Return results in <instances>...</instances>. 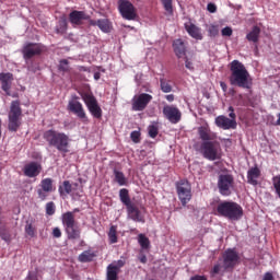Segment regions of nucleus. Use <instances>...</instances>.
I'll return each instance as SVG.
<instances>
[{"label":"nucleus","mask_w":280,"mask_h":280,"mask_svg":"<svg viewBox=\"0 0 280 280\" xmlns=\"http://www.w3.org/2000/svg\"><path fill=\"white\" fill-rule=\"evenodd\" d=\"M229 69L231 72L229 78L231 85L246 90L252 88L250 75L242 62L238 60H233L229 65Z\"/></svg>","instance_id":"obj_1"},{"label":"nucleus","mask_w":280,"mask_h":280,"mask_svg":"<svg viewBox=\"0 0 280 280\" xmlns=\"http://www.w3.org/2000/svg\"><path fill=\"white\" fill-rule=\"evenodd\" d=\"M43 138L49 147L57 149L63 156L70 152V137L65 132L50 129L43 133Z\"/></svg>","instance_id":"obj_2"},{"label":"nucleus","mask_w":280,"mask_h":280,"mask_svg":"<svg viewBox=\"0 0 280 280\" xmlns=\"http://www.w3.org/2000/svg\"><path fill=\"white\" fill-rule=\"evenodd\" d=\"M61 222L68 240L75 241L81 238L82 229L72 211L63 213L61 215Z\"/></svg>","instance_id":"obj_3"},{"label":"nucleus","mask_w":280,"mask_h":280,"mask_svg":"<svg viewBox=\"0 0 280 280\" xmlns=\"http://www.w3.org/2000/svg\"><path fill=\"white\" fill-rule=\"evenodd\" d=\"M23 125V109L20 101H12L8 113V130L18 132Z\"/></svg>","instance_id":"obj_4"},{"label":"nucleus","mask_w":280,"mask_h":280,"mask_svg":"<svg viewBox=\"0 0 280 280\" xmlns=\"http://www.w3.org/2000/svg\"><path fill=\"white\" fill-rule=\"evenodd\" d=\"M119 199L122 205L126 206L127 214L129 219L133 220L135 222L145 223V218L141 214V210H139V207L132 202L130 199V194L128 189L122 188L119 190Z\"/></svg>","instance_id":"obj_5"},{"label":"nucleus","mask_w":280,"mask_h":280,"mask_svg":"<svg viewBox=\"0 0 280 280\" xmlns=\"http://www.w3.org/2000/svg\"><path fill=\"white\" fill-rule=\"evenodd\" d=\"M217 212L220 217H224L232 221H238L243 217V208L232 201H224L218 205Z\"/></svg>","instance_id":"obj_6"},{"label":"nucleus","mask_w":280,"mask_h":280,"mask_svg":"<svg viewBox=\"0 0 280 280\" xmlns=\"http://www.w3.org/2000/svg\"><path fill=\"white\" fill-rule=\"evenodd\" d=\"M82 101L84 102L90 114L96 118V119H102V107H100V103L93 92L91 91H82L79 92Z\"/></svg>","instance_id":"obj_7"},{"label":"nucleus","mask_w":280,"mask_h":280,"mask_svg":"<svg viewBox=\"0 0 280 280\" xmlns=\"http://www.w3.org/2000/svg\"><path fill=\"white\" fill-rule=\"evenodd\" d=\"M220 143L215 140L202 142L200 145L201 154L209 161L220 160Z\"/></svg>","instance_id":"obj_8"},{"label":"nucleus","mask_w":280,"mask_h":280,"mask_svg":"<svg viewBox=\"0 0 280 280\" xmlns=\"http://www.w3.org/2000/svg\"><path fill=\"white\" fill-rule=\"evenodd\" d=\"M118 11L126 21H135L138 18L137 8L130 0H118Z\"/></svg>","instance_id":"obj_9"},{"label":"nucleus","mask_w":280,"mask_h":280,"mask_svg":"<svg viewBox=\"0 0 280 280\" xmlns=\"http://www.w3.org/2000/svg\"><path fill=\"white\" fill-rule=\"evenodd\" d=\"M176 192L179 201L185 207L191 199V185L188 180L182 179L176 183Z\"/></svg>","instance_id":"obj_10"},{"label":"nucleus","mask_w":280,"mask_h":280,"mask_svg":"<svg viewBox=\"0 0 280 280\" xmlns=\"http://www.w3.org/2000/svg\"><path fill=\"white\" fill-rule=\"evenodd\" d=\"M229 112H230V115L229 118H226L225 116H219L215 118V125L217 127L223 129V130H229V129H235L236 128V121H235V118H236V115L234 114V108L232 106L229 107Z\"/></svg>","instance_id":"obj_11"},{"label":"nucleus","mask_w":280,"mask_h":280,"mask_svg":"<svg viewBox=\"0 0 280 280\" xmlns=\"http://www.w3.org/2000/svg\"><path fill=\"white\" fill-rule=\"evenodd\" d=\"M45 51V46L42 44L30 43L22 48L23 59L25 61L31 60L36 56H40Z\"/></svg>","instance_id":"obj_12"},{"label":"nucleus","mask_w":280,"mask_h":280,"mask_svg":"<svg viewBox=\"0 0 280 280\" xmlns=\"http://www.w3.org/2000/svg\"><path fill=\"white\" fill-rule=\"evenodd\" d=\"M234 178L230 174H222L218 178V188L221 195L230 196L231 188H233Z\"/></svg>","instance_id":"obj_13"},{"label":"nucleus","mask_w":280,"mask_h":280,"mask_svg":"<svg viewBox=\"0 0 280 280\" xmlns=\"http://www.w3.org/2000/svg\"><path fill=\"white\" fill-rule=\"evenodd\" d=\"M68 110L75 115L82 122L88 124L90 121L83 104L79 101H69Z\"/></svg>","instance_id":"obj_14"},{"label":"nucleus","mask_w":280,"mask_h":280,"mask_svg":"<svg viewBox=\"0 0 280 280\" xmlns=\"http://www.w3.org/2000/svg\"><path fill=\"white\" fill-rule=\"evenodd\" d=\"M52 191H55L52 178H44L40 180L39 188L37 189V196L42 201L47 200L49 194Z\"/></svg>","instance_id":"obj_15"},{"label":"nucleus","mask_w":280,"mask_h":280,"mask_svg":"<svg viewBox=\"0 0 280 280\" xmlns=\"http://www.w3.org/2000/svg\"><path fill=\"white\" fill-rule=\"evenodd\" d=\"M240 260L238 254L234 249H228L223 255V267L228 269H233Z\"/></svg>","instance_id":"obj_16"},{"label":"nucleus","mask_w":280,"mask_h":280,"mask_svg":"<svg viewBox=\"0 0 280 280\" xmlns=\"http://www.w3.org/2000/svg\"><path fill=\"white\" fill-rule=\"evenodd\" d=\"M90 19L91 15L86 11H71L69 13V22L75 26L83 25L84 21H89Z\"/></svg>","instance_id":"obj_17"},{"label":"nucleus","mask_w":280,"mask_h":280,"mask_svg":"<svg viewBox=\"0 0 280 280\" xmlns=\"http://www.w3.org/2000/svg\"><path fill=\"white\" fill-rule=\"evenodd\" d=\"M163 114L174 125L180 121L182 113L175 106H164Z\"/></svg>","instance_id":"obj_18"},{"label":"nucleus","mask_w":280,"mask_h":280,"mask_svg":"<svg viewBox=\"0 0 280 280\" xmlns=\"http://www.w3.org/2000/svg\"><path fill=\"white\" fill-rule=\"evenodd\" d=\"M152 101V95L142 93L138 96L136 101L132 103V109L135 112H143L145 107H148V104Z\"/></svg>","instance_id":"obj_19"},{"label":"nucleus","mask_w":280,"mask_h":280,"mask_svg":"<svg viewBox=\"0 0 280 280\" xmlns=\"http://www.w3.org/2000/svg\"><path fill=\"white\" fill-rule=\"evenodd\" d=\"M42 171L43 166L38 162H31L26 164L23 168L24 175L30 178L37 177L38 175H40Z\"/></svg>","instance_id":"obj_20"},{"label":"nucleus","mask_w":280,"mask_h":280,"mask_svg":"<svg viewBox=\"0 0 280 280\" xmlns=\"http://www.w3.org/2000/svg\"><path fill=\"white\" fill-rule=\"evenodd\" d=\"M14 77L12 73H0V82L1 89L4 93L10 96L11 95V88Z\"/></svg>","instance_id":"obj_21"},{"label":"nucleus","mask_w":280,"mask_h":280,"mask_svg":"<svg viewBox=\"0 0 280 280\" xmlns=\"http://www.w3.org/2000/svg\"><path fill=\"white\" fill-rule=\"evenodd\" d=\"M198 135L202 142H212L215 141L217 135L211 132L208 126H201L198 128Z\"/></svg>","instance_id":"obj_22"},{"label":"nucleus","mask_w":280,"mask_h":280,"mask_svg":"<svg viewBox=\"0 0 280 280\" xmlns=\"http://www.w3.org/2000/svg\"><path fill=\"white\" fill-rule=\"evenodd\" d=\"M74 187H79V184H71L70 180H65L58 188V192L60 197H67L69 195H72Z\"/></svg>","instance_id":"obj_23"},{"label":"nucleus","mask_w":280,"mask_h":280,"mask_svg":"<svg viewBox=\"0 0 280 280\" xmlns=\"http://www.w3.org/2000/svg\"><path fill=\"white\" fill-rule=\"evenodd\" d=\"M259 177H260V170L258 167H252L247 172V183L253 185V186H257L258 185L257 179Z\"/></svg>","instance_id":"obj_24"},{"label":"nucleus","mask_w":280,"mask_h":280,"mask_svg":"<svg viewBox=\"0 0 280 280\" xmlns=\"http://www.w3.org/2000/svg\"><path fill=\"white\" fill-rule=\"evenodd\" d=\"M173 49L178 59L186 55V46L182 39L174 40Z\"/></svg>","instance_id":"obj_25"},{"label":"nucleus","mask_w":280,"mask_h":280,"mask_svg":"<svg viewBox=\"0 0 280 280\" xmlns=\"http://www.w3.org/2000/svg\"><path fill=\"white\" fill-rule=\"evenodd\" d=\"M185 30L187 31L189 36H191L192 38H195L197 40L202 39L201 30L199 27H197L196 25H194V24L185 25Z\"/></svg>","instance_id":"obj_26"},{"label":"nucleus","mask_w":280,"mask_h":280,"mask_svg":"<svg viewBox=\"0 0 280 280\" xmlns=\"http://www.w3.org/2000/svg\"><path fill=\"white\" fill-rule=\"evenodd\" d=\"M119 267H117L116 265H108L107 267V275H106V279L107 280H118L119 277Z\"/></svg>","instance_id":"obj_27"},{"label":"nucleus","mask_w":280,"mask_h":280,"mask_svg":"<svg viewBox=\"0 0 280 280\" xmlns=\"http://www.w3.org/2000/svg\"><path fill=\"white\" fill-rule=\"evenodd\" d=\"M260 28L258 26H254L253 30L246 35V39L249 43L257 44L260 36Z\"/></svg>","instance_id":"obj_28"},{"label":"nucleus","mask_w":280,"mask_h":280,"mask_svg":"<svg viewBox=\"0 0 280 280\" xmlns=\"http://www.w3.org/2000/svg\"><path fill=\"white\" fill-rule=\"evenodd\" d=\"M160 89L163 93H171L173 91L172 81L161 78L160 79Z\"/></svg>","instance_id":"obj_29"},{"label":"nucleus","mask_w":280,"mask_h":280,"mask_svg":"<svg viewBox=\"0 0 280 280\" xmlns=\"http://www.w3.org/2000/svg\"><path fill=\"white\" fill-rule=\"evenodd\" d=\"M114 177H115L114 180L119 186H126L128 184V179L126 178V175L117 170H114Z\"/></svg>","instance_id":"obj_30"},{"label":"nucleus","mask_w":280,"mask_h":280,"mask_svg":"<svg viewBox=\"0 0 280 280\" xmlns=\"http://www.w3.org/2000/svg\"><path fill=\"white\" fill-rule=\"evenodd\" d=\"M98 28L103 33H110V30H113V24H110V20H98Z\"/></svg>","instance_id":"obj_31"},{"label":"nucleus","mask_w":280,"mask_h":280,"mask_svg":"<svg viewBox=\"0 0 280 280\" xmlns=\"http://www.w3.org/2000/svg\"><path fill=\"white\" fill-rule=\"evenodd\" d=\"M0 237L7 243H11L12 241V234L10 230L5 226L0 225Z\"/></svg>","instance_id":"obj_32"},{"label":"nucleus","mask_w":280,"mask_h":280,"mask_svg":"<svg viewBox=\"0 0 280 280\" xmlns=\"http://www.w3.org/2000/svg\"><path fill=\"white\" fill-rule=\"evenodd\" d=\"M95 258V254H93L91 250H85L81 255H79V261L81 262H90L93 261Z\"/></svg>","instance_id":"obj_33"},{"label":"nucleus","mask_w":280,"mask_h":280,"mask_svg":"<svg viewBox=\"0 0 280 280\" xmlns=\"http://www.w3.org/2000/svg\"><path fill=\"white\" fill-rule=\"evenodd\" d=\"M107 235L110 244L117 243V225H112Z\"/></svg>","instance_id":"obj_34"},{"label":"nucleus","mask_w":280,"mask_h":280,"mask_svg":"<svg viewBox=\"0 0 280 280\" xmlns=\"http://www.w3.org/2000/svg\"><path fill=\"white\" fill-rule=\"evenodd\" d=\"M138 243L140 244L142 249L150 248V238H148L145 234L138 235Z\"/></svg>","instance_id":"obj_35"},{"label":"nucleus","mask_w":280,"mask_h":280,"mask_svg":"<svg viewBox=\"0 0 280 280\" xmlns=\"http://www.w3.org/2000/svg\"><path fill=\"white\" fill-rule=\"evenodd\" d=\"M56 213V203L50 201L46 203V214L54 215Z\"/></svg>","instance_id":"obj_36"},{"label":"nucleus","mask_w":280,"mask_h":280,"mask_svg":"<svg viewBox=\"0 0 280 280\" xmlns=\"http://www.w3.org/2000/svg\"><path fill=\"white\" fill-rule=\"evenodd\" d=\"M164 10L168 13V14H173V4H172V0H161Z\"/></svg>","instance_id":"obj_37"},{"label":"nucleus","mask_w":280,"mask_h":280,"mask_svg":"<svg viewBox=\"0 0 280 280\" xmlns=\"http://www.w3.org/2000/svg\"><path fill=\"white\" fill-rule=\"evenodd\" d=\"M272 180H273V187H275V189H276V194L279 196V198H280V175H278V176H275L273 178H272Z\"/></svg>","instance_id":"obj_38"},{"label":"nucleus","mask_w":280,"mask_h":280,"mask_svg":"<svg viewBox=\"0 0 280 280\" xmlns=\"http://www.w3.org/2000/svg\"><path fill=\"white\" fill-rule=\"evenodd\" d=\"M208 34L210 37H215L219 35V27L217 25H210L208 28Z\"/></svg>","instance_id":"obj_39"},{"label":"nucleus","mask_w":280,"mask_h":280,"mask_svg":"<svg viewBox=\"0 0 280 280\" xmlns=\"http://www.w3.org/2000/svg\"><path fill=\"white\" fill-rule=\"evenodd\" d=\"M130 138H131L132 142L139 143V142H141V132H139V131H132V132L130 133Z\"/></svg>","instance_id":"obj_40"},{"label":"nucleus","mask_w":280,"mask_h":280,"mask_svg":"<svg viewBox=\"0 0 280 280\" xmlns=\"http://www.w3.org/2000/svg\"><path fill=\"white\" fill-rule=\"evenodd\" d=\"M25 233L31 236V237H34L35 236V228L33 226V224L31 223H27L25 225Z\"/></svg>","instance_id":"obj_41"},{"label":"nucleus","mask_w":280,"mask_h":280,"mask_svg":"<svg viewBox=\"0 0 280 280\" xmlns=\"http://www.w3.org/2000/svg\"><path fill=\"white\" fill-rule=\"evenodd\" d=\"M59 70L62 71V72H68L70 70L69 69V61L67 59H63V60L60 61Z\"/></svg>","instance_id":"obj_42"},{"label":"nucleus","mask_w":280,"mask_h":280,"mask_svg":"<svg viewBox=\"0 0 280 280\" xmlns=\"http://www.w3.org/2000/svg\"><path fill=\"white\" fill-rule=\"evenodd\" d=\"M149 136L154 139L156 136H159V128L156 126H150L149 127Z\"/></svg>","instance_id":"obj_43"},{"label":"nucleus","mask_w":280,"mask_h":280,"mask_svg":"<svg viewBox=\"0 0 280 280\" xmlns=\"http://www.w3.org/2000/svg\"><path fill=\"white\" fill-rule=\"evenodd\" d=\"M221 34L223 37H230L233 34V31L231 27H225L221 31Z\"/></svg>","instance_id":"obj_44"},{"label":"nucleus","mask_w":280,"mask_h":280,"mask_svg":"<svg viewBox=\"0 0 280 280\" xmlns=\"http://www.w3.org/2000/svg\"><path fill=\"white\" fill-rule=\"evenodd\" d=\"M52 236L55 238H60L62 236V231L60 228L52 229Z\"/></svg>","instance_id":"obj_45"},{"label":"nucleus","mask_w":280,"mask_h":280,"mask_svg":"<svg viewBox=\"0 0 280 280\" xmlns=\"http://www.w3.org/2000/svg\"><path fill=\"white\" fill-rule=\"evenodd\" d=\"M207 10L210 13H215L217 12V7H215V4H213V2H209V4H207Z\"/></svg>","instance_id":"obj_46"},{"label":"nucleus","mask_w":280,"mask_h":280,"mask_svg":"<svg viewBox=\"0 0 280 280\" xmlns=\"http://www.w3.org/2000/svg\"><path fill=\"white\" fill-rule=\"evenodd\" d=\"M89 25L90 26H97L100 25V20H91V18H89Z\"/></svg>","instance_id":"obj_47"},{"label":"nucleus","mask_w":280,"mask_h":280,"mask_svg":"<svg viewBox=\"0 0 280 280\" xmlns=\"http://www.w3.org/2000/svg\"><path fill=\"white\" fill-rule=\"evenodd\" d=\"M262 280H275V278H273V276H272L271 272H266V273L264 275Z\"/></svg>","instance_id":"obj_48"},{"label":"nucleus","mask_w":280,"mask_h":280,"mask_svg":"<svg viewBox=\"0 0 280 280\" xmlns=\"http://www.w3.org/2000/svg\"><path fill=\"white\" fill-rule=\"evenodd\" d=\"M220 268H221V266H220L219 264L214 265V267H213L211 273H212V275L219 273V272H220Z\"/></svg>","instance_id":"obj_49"},{"label":"nucleus","mask_w":280,"mask_h":280,"mask_svg":"<svg viewBox=\"0 0 280 280\" xmlns=\"http://www.w3.org/2000/svg\"><path fill=\"white\" fill-rule=\"evenodd\" d=\"M185 67H186L188 70H194L192 63H191L188 59H186V61H185Z\"/></svg>","instance_id":"obj_50"},{"label":"nucleus","mask_w":280,"mask_h":280,"mask_svg":"<svg viewBox=\"0 0 280 280\" xmlns=\"http://www.w3.org/2000/svg\"><path fill=\"white\" fill-rule=\"evenodd\" d=\"M190 280H207V278L205 276H194L190 278Z\"/></svg>","instance_id":"obj_51"},{"label":"nucleus","mask_w":280,"mask_h":280,"mask_svg":"<svg viewBox=\"0 0 280 280\" xmlns=\"http://www.w3.org/2000/svg\"><path fill=\"white\" fill-rule=\"evenodd\" d=\"M165 98L172 103L175 100V96L173 94L166 95Z\"/></svg>","instance_id":"obj_52"},{"label":"nucleus","mask_w":280,"mask_h":280,"mask_svg":"<svg viewBox=\"0 0 280 280\" xmlns=\"http://www.w3.org/2000/svg\"><path fill=\"white\" fill-rule=\"evenodd\" d=\"M220 86L223 90V92L228 91V85L224 82H220Z\"/></svg>","instance_id":"obj_53"},{"label":"nucleus","mask_w":280,"mask_h":280,"mask_svg":"<svg viewBox=\"0 0 280 280\" xmlns=\"http://www.w3.org/2000/svg\"><path fill=\"white\" fill-rule=\"evenodd\" d=\"M140 261H141L142 264L148 262V257H145V255H143L142 257H140Z\"/></svg>","instance_id":"obj_54"},{"label":"nucleus","mask_w":280,"mask_h":280,"mask_svg":"<svg viewBox=\"0 0 280 280\" xmlns=\"http://www.w3.org/2000/svg\"><path fill=\"white\" fill-rule=\"evenodd\" d=\"M102 77V74H100V72L94 73V80H100V78Z\"/></svg>","instance_id":"obj_55"},{"label":"nucleus","mask_w":280,"mask_h":280,"mask_svg":"<svg viewBox=\"0 0 280 280\" xmlns=\"http://www.w3.org/2000/svg\"><path fill=\"white\" fill-rule=\"evenodd\" d=\"M2 138V119L0 118V139Z\"/></svg>","instance_id":"obj_56"},{"label":"nucleus","mask_w":280,"mask_h":280,"mask_svg":"<svg viewBox=\"0 0 280 280\" xmlns=\"http://www.w3.org/2000/svg\"><path fill=\"white\" fill-rule=\"evenodd\" d=\"M28 70L32 71V72H36L37 69H35L33 66H28Z\"/></svg>","instance_id":"obj_57"},{"label":"nucleus","mask_w":280,"mask_h":280,"mask_svg":"<svg viewBox=\"0 0 280 280\" xmlns=\"http://www.w3.org/2000/svg\"><path fill=\"white\" fill-rule=\"evenodd\" d=\"M122 266H124V261H122V260H119L117 267L120 268V267H122Z\"/></svg>","instance_id":"obj_58"},{"label":"nucleus","mask_w":280,"mask_h":280,"mask_svg":"<svg viewBox=\"0 0 280 280\" xmlns=\"http://www.w3.org/2000/svg\"><path fill=\"white\" fill-rule=\"evenodd\" d=\"M80 71L86 72V71H89V69L85 68V67H81V68H80Z\"/></svg>","instance_id":"obj_59"},{"label":"nucleus","mask_w":280,"mask_h":280,"mask_svg":"<svg viewBox=\"0 0 280 280\" xmlns=\"http://www.w3.org/2000/svg\"><path fill=\"white\" fill-rule=\"evenodd\" d=\"M79 100H80V97L77 96V95H74V96H72V100H71V101H79Z\"/></svg>","instance_id":"obj_60"},{"label":"nucleus","mask_w":280,"mask_h":280,"mask_svg":"<svg viewBox=\"0 0 280 280\" xmlns=\"http://www.w3.org/2000/svg\"><path fill=\"white\" fill-rule=\"evenodd\" d=\"M77 212H80L79 208L73 209V211H72L73 215H75L74 213H77Z\"/></svg>","instance_id":"obj_61"},{"label":"nucleus","mask_w":280,"mask_h":280,"mask_svg":"<svg viewBox=\"0 0 280 280\" xmlns=\"http://www.w3.org/2000/svg\"><path fill=\"white\" fill-rule=\"evenodd\" d=\"M277 126H280V114H278V120H277Z\"/></svg>","instance_id":"obj_62"},{"label":"nucleus","mask_w":280,"mask_h":280,"mask_svg":"<svg viewBox=\"0 0 280 280\" xmlns=\"http://www.w3.org/2000/svg\"><path fill=\"white\" fill-rule=\"evenodd\" d=\"M252 107H255L254 104H250Z\"/></svg>","instance_id":"obj_63"},{"label":"nucleus","mask_w":280,"mask_h":280,"mask_svg":"<svg viewBox=\"0 0 280 280\" xmlns=\"http://www.w3.org/2000/svg\"><path fill=\"white\" fill-rule=\"evenodd\" d=\"M151 280H154V279H151Z\"/></svg>","instance_id":"obj_64"}]
</instances>
